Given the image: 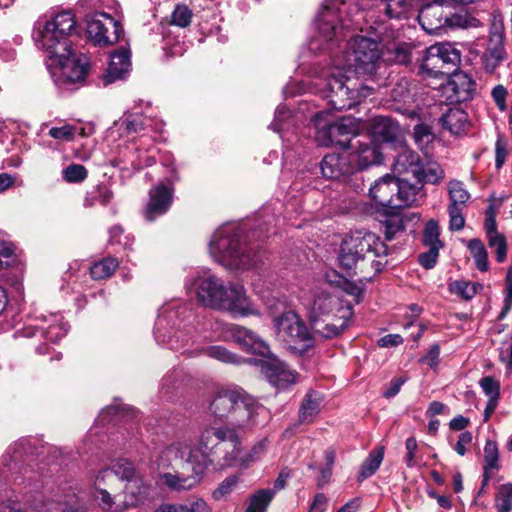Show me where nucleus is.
<instances>
[{
  "label": "nucleus",
  "instance_id": "f257e3e1",
  "mask_svg": "<svg viewBox=\"0 0 512 512\" xmlns=\"http://www.w3.org/2000/svg\"><path fill=\"white\" fill-rule=\"evenodd\" d=\"M75 18L70 11L56 14L45 23L36 22L32 38L47 58V65L59 85H72L84 81L87 58L72 49L70 36L75 30Z\"/></svg>",
  "mask_w": 512,
  "mask_h": 512
},
{
  "label": "nucleus",
  "instance_id": "f03ea898",
  "mask_svg": "<svg viewBox=\"0 0 512 512\" xmlns=\"http://www.w3.org/2000/svg\"><path fill=\"white\" fill-rule=\"evenodd\" d=\"M188 289H194L199 303L207 308L227 311L241 316L259 315L258 309L249 300L243 285H225L216 276H197L187 280Z\"/></svg>",
  "mask_w": 512,
  "mask_h": 512
},
{
  "label": "nucleus",
  "instance_id": "7ed1b4c3",
  "mask_svg": "<svg viewBox=\"0 0 512 512\" xmlns=\"http://www.w3.org/2000/svg\"><path fill=\"white\" fill-rule=\"evenodd\" d=\"M387 255L388 248L378 235L357 231L342 241L339 262L347 271L366 279L384 269Z\"/></svg>",
  "mask_w": 512,
  "mask_h": 512
},
{
  "label": "nucleus",
  "instance_id": "20e7f679",
  "mask_svg": "<svg viewBox=\"0 0 512 512\" xmlns=\"http://www.w3.org/2000/svg\"><path fill=\"white\" fill-rule=\"evenodd\" d=\"M158 465L173 472L161 474L163 483L172 490H190L199 484L203 463L191 461V448L186 441L178 440L165 447L158 458Z\"/></svg>",
  "mask_w": 512,
  "mask_h": 512
},
{
  "label": "nucleus",
  "instance_id": "39448f33",
  "mask_svg": "<svg viewBox=\"0 0 512 512\" xmlns=\"http://www.w3.org/2000/svg\"><path fill=\"white\" fill-rule=\"evenodd\" d=\"M209 408L215 418L225 420L226 426L235 429L258 425V417L266 413L265 408L243 390L219 391Z\"/></svg>",
  "mask_w": 512,
  "mask_h": 512
},
{
  "label": "nucleus",
  "instance_id": "423d86ee",
  "mask_svg": "<svg viewBox=\"0 0 512 512\" xmlns=\"http://www.w3.org/2000/svg\"><path fill=\"white\" fill-rule=\"evenodd\" d=\"M209 250L216 261L230 270L258 269L263 263V254L241 243L239 234L231 227L214 233Z\"/></svg>",
  "mask_w": 512,
  "mask_h": 512
},
{
  "label": "nucleus",
  "instance_id": "0eeeda50",
  "mask_svg": "<svg viewBox=\"0 0 512 512\" xmlns=\"http://www.w3.org/2000/svg\"><path fill=\"white\" fill-rule=\"evenodd\" d=\"M353 315L352 306L326 292L315 296L311 309V325L323 338H333L346 329Z\"/></svg>",
  "mask_w": 512,
  "mask_h": 512
},
{
  "label": "nucleus",
  "instance_id": "6e6552de",
  "mask_svg": "<svg viewBox=\"0 0 512 512\" xmlns=\"http://www.w3.org/2000/svg\"><path fill=\"white\" fill-rule=\"evenodd\" d=\"M339 61L325 74V83L321 92L323 98L327 100L330 110H348L355 107L361 97H365L364 91L367 88H358L356 78Z\"/></svg>",
  "mask_w": 512,
  "mask_h": 512
},
{
  "label": "nucleus",
  "instance_id": "1a4fd4ad",
  "mask_svg": "<svg viewBox=\"0 0 512 512\" xmlns=\"http://www.w3.org/2000/svg\"><path fill=\"white\" fill-rule=\"evenodd\" d=\"M220 330L218 339L222 341H234L247 352L261 355L264 360L259 361L261 373L270 382V373L279 374L280 369H275L273 364H284L276 356L270 353L269 346L253 331L235 324L216 323L215 330Z\"/></svg>",
  "mask_w": 512,
  "mask_h": 512
},
{
  "label": "nucleus",
  "instance_id": "9d476101",
  "mask_svg": "<svg viewBox=\"0 0 512 512\" xmlns=\"http://www.w3.org/2000/svg\"><path fill=\"white\" fill-rule=\"evenodd\" d=\"M239 443L238 430L229 426L209 427L202 431L197 448L191 449V461L203 463V472Z\"/></svg>",
  "mask_w": 512,
  "mask_h": 512
},
{
  "label": "nucleus",
  "instance_id": "9b49d317",
  "mask_svg": "<svg viewBox=\"0 0 512 512\" xmlns=\"http://www.w3.org/2000/svg\"><path fill=\"white\" fill-rule=\"evenodd\" d=\"M381 55L380 44L376 40L357 35L348 42L341 64L352 73L370 75L376 71Z\"/></svg>",
  "mask_w": 512,
  "mask_h": 512
},
{
  "label": "nucleus",
  "instance_id": "f8f14e48",
  "mask_svg": "<svg viewBox=\"0 0 512 512\" xmlns=\"http://www.w3.org/2000/svg\"><path fill=\"white\" fill-rule=\"evenodd\" d=\"M277 338L294 354L302 355L314 346V338L303 320L287 311L273 320Z\"/></svg>",
  "mask_w": 512,
  "mask_h": 512
},
{
  "label": "nucleus",
  "instance_id": "ddd939ff",
  "mask_svg": "<svg viewBox=\"0 0 512 512\" xmlns=\"http://www.w3.org/2000/svg\"><path fill=\"white\" fill-rule=\"evenodd\" d=\"M461 54L451 43H436L425 49L421 64V72L432 77L451 74L459 65Z\"/></svg>",
  "mask_w": 512,
  "mask_h": 512
},
{
  "label": "nucleus",
  "instance_id": "4468645a",
  "mask_svg": "<svg viewBox=\"0 0 512 512\" xmlns=\"http://www.w3.org/2000/svg\"><path fill=\"white\" fill-rule=\"evenodd\" d=\"M87 35L96 46L106 47L115 44L123 33L122 25L105 12H95L87 16Z\"/></svg>",
  "mask_w": 512,
  "mask_h": 512
},
{
  "label": "nucleus",
  "instance_id": "2eb2a0df",
  "mask_svg": "<svg viewBox=\"0 0 512 512\" xmlns=\"http://www.w3.org/2000/svg\"><path fill=\"white\" fill-rule=\"evenodd\" d=\"M178 314V310L164 309L157 318L154 331L158 343L167 345L170 349L175 351L184 349L189 342L187 332L176 329V323L173 322V319L177 317Z\"/></svg>",
  "mask_w": 512,
  "mask_h": 512
},
{
  "label": "nucleus",
  "instance_id": "dca6fc26",
  "mask_svg": "<svg viewBox=\"0 0 512 512\" xmlns=\"http://www.w3.org/2000/svg\"><path fill=\"white\" fill-rule=\"evenodd\" d=\"M418 21L430 34L438 33L446 26L460 25L459 17L451 14L450 10L444 6L443 0H434L422 6L418 13Z\"/></svg>",
  "mask_w": 512,
  "mask_h": 512
},
{
  "label": "nucleus",
  "instance_id": "f3484780",
  "mask_svg": "<svg viewBox=\"0 0 512 512\" xmlns=\"http://www.w3.org/2000/svg\"><path fill=\"white\" fill-rule=\"evenodd\" d=\"M360 130V122L352 117H343L338 122L333 124H325L318 129L316 140L322 146H329L332 143L347 146L348 140H340L338 136H349L351 139H356Z\"/></svg>",
  "mask_w": 512,
  "mask_h": 512
},
{
  "label": "nucleus",
  "instance_id": "a211bd4d",
  "mask_svg": "<svg viewBox=\"0 0 512 512\" xmlns=\"http://www.w3.org/2000/svg\"><path fill=\"white\" fill-rule=\"evenodd\" d=\"M347 147L353 150L350 154V160L360 170L380 164L382 161V152L379 145L368 135L364 136L363 139H349Z\"/></svg>",
  "mask_w": 512,
  "mask_h": 512
},
{
  "label": "nucleus",
  "instance_id": "6ab92c4d",
  "mask_svg": "<svg viewBox=\"0 0 512 512\" xmlns=\"http://www.w3.org/2000/svg\"><path fill=\"white\" fill-rule=\"evenodd\" d=\"M173 201V187L159 183L149 191V200L144 209V216L148 221H154L164 215Z\"/></svg>",
  "mask_w": 512,
  "mask_h": 512
},
{
  "label": "nucleus",
  "instance_id": "aec40b11",
  "mask_svg": "<svg viewBox=\"0 0 512 512\" xmlns=\"http://www.w3.org/2000/svg\"><path fill=\"white\" fill-rule=\"evenodd\" d=\"M370 130L373 138L396 146H402L404 136L398 122L390 117L377 116L372 119Z\"/></svg>",
  "mask_w": 512,
  "mask_h": 512
},
{
  "label": "nucleus",
  "instance_id": "412c9836",
  "mask_svg": "<svg viewBox=\"0 0 512 512\" xmlns=\"http://www.w3.org/2000/svg\"><path fill=\"white\" fill-rule=\"evenodd\" d=\"M338 13L341 10L336 0H329L325 2L318 12L316 17V28L320 38H323L325 43L332 41L333 37L337 35L336 22L338 20Z\"/></svg>",
  "mask_w": 512,
  "mask_h": 512
},
{
  "label": "nucleus",
  "instance_id": "4be33fe9",
  "mask_svg": "<svg viewBox=\"0 0 512 512\" xmlns=\"http://www.w3.org/2000/svg\"><path fill=\"white\" fill-rule=\"evenodd\" d=\"M444 91L451 102H466L473 97L475 82L466 72L458 71L452 74V77L444 87Z\"/></svg>",
  "mask_w": 512,
  "mask_h": 512
},
{
  "label": "nucleus",
  "instance_id": "5701e85b",
  "mask_svg": "<svg viewBox=\"0 0 512 512\" xmlns=\"http://www.w3.org/2000/svg\"><path fill=\"white\" fill-rule=\"evenodd\" d=\"M268 439L263 438L251 448L250 451H244L241 448V439L239 443H235L230 452H226L223 456L224 463L227 465L240 464L247 466L248 464L259 460L267 451Z\"/></svg>",
  "mask_w": 512,
  "mask_h": 512
},
{
  "label": "nucleus",
  "instance_id": "b1692460",
  "mask_svg": "<svg viewBox=\"0 0 512 512\" xmlns=\"http://www.w3.org/2000/svg\"><path fill=\"white\" fill-rule=\"evenodd\" d=\"M135 474V468L128 461H119L112 467L101 469L95 477V489L111 486L118 479H131Z\"/></svg>",
  "mask_w": 512,
  "mask_h": 512
},
{
  "label": "nucleus",
  "instance_id": "393cba45",
  "mask_svg": "<svg viewBox=\"0 0 512 512\" xmlns=\"http://www.w3.org/2000/svg\"><path fill=\"white\" fill-rule=\"evenodd\" d=\"M396 190L397 178L387 174L375 181L374 185L370 187L369 193L379 205L395 209Z\"/></svg>",
  "mask_w": 512,
  "mask_h": 512
},
{
  "label": "nucleus",
  "instance_id": "a878e982",
  "mask_svg": "<svg viewBox=\"0 0 512 512\" xmlns=\"http://www.w3.org/2000/svg\"><path fill=\"white\" fill-rule=\"evenodd\" d=\"M130 52L125 48L115 51L110 58L109 66L103 75L104 85H109L125 78L130 70Z\"/></svg>",
  "mask_w": 512,
  "mask_h": 512
},
{
  "label": "nucleus",
  "instance_id": "bb28decb",
  "mask_svg": "<svg viewBox=\"0 0 512 512\" xmlns=\"http://www.w3.org/2000/svg\"><path fill=\"white\" fill-rule=\"evenodd\" d=\"M321 173L327 179H340L349 175L353 167L346 156L339 154H328L320 163Z\"/></svg>",
  "mask_w": 512,
  "mask_h": 512
},
{
  "label": "nucleus",
  "instance_id": "cd10ccee",
  "mask_svg": "<svg viewBox=\"0 0 512 512\" xmlns=\"http://www.w3.org/2000/svg\"><path fill=\"white\" fill-rule=\"evenodd\" d=\"M396 147L400 150L395 155L393 171L399 174L411 173L415 177L416 173L420 171V165L423 160L416 152L408 148L405 142L402 146Z\"/></svg>",
  "mask_w": 512,
  "mask_h": 512
},
{
  "label": "nucleus",
  "instance_id": "c85d7f7f",
  "mask_svg": "<svg viewBox=\"0 0 512 512\" xmlns=\"http://www.w3.org/2000/svg\"><path fill=\"white\" fill-rule=\"evenodd\" d=\"M424 197L421 186L397 178L395 208L419 205Z\"/></svg>",
  "mask_w": 512,
  "mask_h": 512
},
{
  "label": "nucleus",
  "instance_id": "c756f323",
  "mask_svg": "<svg viewBox=\"0 0 512 512\" xmlns=\"http://www.w3.org/2000/svg\"><path fill=\"white\" fill-rule=\"evenodd\" d=\"M440 122L444 129L454 135L465 133L469 127L468 115L460 108H449L440 118Z\"/></svg>",
  "mask_w": 512,
  "mask_h": 512
},
{
  "label": "nucleus",
  "instance_id": "7c9ffc66",
  "mask_svg": "<svg viewBox=\"0 0 512 512\" xmlns=\"http://www.w3.org/2000/svg\"><path fill=\"white\" fill-rule=\"evenodd\" d=\"M128 483L124 490V499L122 503L126 504V509L138 505L145 498L147 487L143 480L136 473L131 479H125Z\"/></svg>",
  "mask_w": 512,
  "mask_h": 512
},
{
  "label": "nucleus",
  "instance_id": "2f4dec72",
  "mask_svg": "<svg viewBox=\"0 0 512 512\" xmlns=\"http://www.w3.org/2000/svg\"><path fill=\"white\" fill-rule=\"evenodd\" d=\"M151 120L140 114H125L121 119L114 123L120 135H130L140 133L150 125Z\"/></svg>",
  "mask_w": 512,
  "mask_h": 512
},
{
  "label": "nucleus",
  "instance_id": "473e14b6",
  "mask_svg": "<svg viewBox=\"0 0 512 512\" xmlns=\"http://www.w3.org/2000/svg\"><path fill=\"white\" fill-rule=\"evenodd\" d=\"M415 178L419 182L438 184L444 179V171L436 161L426 157L422 161L420 171L416 173Z\"/></svg>",
  "mask_w": 512,
  "mask_h": 512
},
{
  "label": "nucleus",
  "instance_id": "72a5a7b5",
  "mask_svg": "<svg viewBox=\"0 0 512 512\" xmlns=\"http://www.w3.org/2000/svg\"><path fill=\"white\" fill-rule=\"evenodd\" d=\"M320 404V397L316 393H307L299 409V422L311 423L320 411Z\"/></svg>",
  "mask_w": 512,
  "mask_h": 512
},
{
  "label": "nucleus",
  "instance_id": "f704fd0d",
  "mask_svg": "<svg viewBox=\"0 0 512 512\" xmlns=\"http://www.w3.org/2000/svg\"><path fill=\"white\" fill-rule=\"evenodd\" d=\"M95 500L99 507L106 512H122L126 510V504L122 503L120 495L112 496L105 488L96 489Z\"/></svg>",
  "mask_w": 512,
  "mask_h": 512
},
{
  "label": "nucleus",
  "instance_id": "c9c22d12",
  "mask_svg": "<svg viewBox=\"0 0 512 512\" xmlns=\"http://www.w3.org/2000/svg\"><path fill=\"white\" fill-rule=\"evenodd\" d=\"M448 193H449V199H450V204H449L448 208L457 207L459 209H463L465 204L470 199V194L464 188L463 183L460 181H457V180H453V181L449 182Z\"/></svg>",
  "mask_w": 512,
  "mask_h": 512
},
{
  "label": "nucleus",
  "instance_id": "e433bc0d",
  "mask_svg": "<svg viewBox=\"0 0 512 512\" xmlns=\"http://www.w3.org/2000/svg\"><path fill=\"white\" fill-rule=\"evenodd\" d=\"M379 5L389 18H401L412 7V0H379Z\"/></svg>",
  "mask_w": 512,
  "mask_h": 512
},
{
  "label": "nucleus",
  "instance_id": "4c0bfd02",
  "mask_svg": "<svg viewBox=\"0 0 512 512\" xmlns=\"http://www.w3.org/2000/svg\"><path fill=\"white\" fill-rule=\"evenodd\" d=\"M275 496V490L260 489L250 498L245 512H265Z\"/></svg>",
  "mask_w": 512,
  "mask_h": 512
},
{
  "label": "nucleus",
  "instance_id": "58836bf2",
  "mask_svg": "<svg viewBox=\"0 0 512 512\" xmlns=\"http://www.w3.org/2000/svg\"><path fill=\"white\" fill-rule=\"evenodd\" d=\"M275 369H280L279 374L270 373V384L278 390L286 389L296 383L297 373L289 370L285 364H275Z\"/></svg>",
  "mask_w": 512,
  "mask_h": 512
},
{
  "label": "nucleus",
  "instance_id": "ea45409f",
  "mask_svg": "<svg viewBox=\"0 0 512 512\" xmlns=\"http://www.w3.org/2000/svg\"><path fill=\"white\" fill-rule=\"evenodd\" d=\"M499 450L497 443L492 440H487L484 447V483L489 479V471L498 469Z\"/></svg>",
  "mask_w": 512,
  "mask_h": 512
},
{
  "label": "nucleus",
  "instance_id": "a19ab883",
  "mask_svg": "<svg viewBox=\"0 0 512 512\" xmlns=\"http://www.w3.org/2000/svg\"><path fill=\"white\" fill-rule=\"evenodd\" d=\"M201 352L215 360H218L226 364L242 363L241 357H238L237 355L230 352L228 349L221 345L208 346L206 348H203Z\"/></svg>",
  "mask_w": 512,
  "mask_h": 512
},
{
  "label": "nucleus",
  "instance_id": "79ce46f5",
  "mask_svg": "<svg viewBox=\"0 0 512 512\" xmlns=\"http://www.w3.org/2000/svg\"><path fill=\"white\" fill-rule=\"evenodd\" d=\"M381 230L387 241L394 240L398 234L405 230L404 220L400 215L388 216L381 222Z\"/></svg>",
  "mask_w": 512,
  "mask_h": 512
},
{
  "label": "nucleus",
  "instance_id": "37998d69",
  "mask_svg": "<svg viewBox=\"0 0 512 512\" xmlns=\"http://www.w3.org/2000/svg\"><path fill=\"white\" fill-rule=\"evenodd\" d=\"M119 263L116 258L108 257L95 263L90 268V275L95 280H102L113 275Z\"/></svg>",
  "mask_w": 512,
  "mask_h": 512
},
{
  "label": "nucleus",
  "instance_id": "c03bdc74",
  "mask_svg": "<svg viewBox=\"0 0 512 512\" xmlns=\"http://www.w3.org/2000/svg\"><path fill=\"white\" fill-rule=\"evenodd\" d=\"M384 457V447H378L374 449L372 452H370L367 459L364 461L360 473L359 478L365 479L371 475H373L377 469L379 468L380 464L383 461Z\"/></svg>",
  "mask_w": 512,
  "mask_h": 512
},
{
  "label": "nucleus",
  "instance_id": "a18cd8bd",
  "mask_svg": "<svg viewBox=\"0 0 512 512\" xmlns=\"http://www.w3.org/2000/svg\"><path fill=\"white\" fill-rule=\"evenodd\" d=\"M467 246L478 270L487 271L489 268L488 254L483 242L480 239L474 238L468 242Z\"/></svg>",
  "mask_w": 512,
  "mask_h": 512
},
{
  "label": "nucleus",
  "instance_id": "49530a36",
  "mask_svg": "<svg viewBox=\"0 0 512 512\" xmlns=\"http://www.w3.org/2000/svg\"><path fill=\"white\" fill-rule=\"evenodd\" d=\"M112 196V191L108 187L104 185H98L91 191L87 192L84 199V206L92 207L97 202L102 205H107L111 201Z\"/></svg>",
  "mask_w": 512,
  "mask_h": 512
},
{
  "label": "nucleus",
  "instance_id": "de8ad7c7",
  "mask_svg": "<svg viewBox=\"0 0 512 512\" xmlns=\"http://www.w3.org/2000/svg\"><path fill=\"white\" fill-rule=\"evenodd\" d=\"M293 124L292 112L284 105H279L276 109L273 122L270 128L275 132L288 130Z\"/></svg>",
  "mask_w": 512,
  "mask_h": 512
},
{
  "label": "nucleus",
  "instance_id": "09e8293b",
  "mask_svg": "<svg viewBox=\"0 0 512 512\" xmlns=\"http://www.w3.org/2000/svg\"><path fill=\"white\" fill-rule=\"evenodd\" d=\"M413 139L420 150H426L434 141V134L427 124H417L413 129Z\"/></svg>",
  "mask_w": 512,
  "mask_h": 512
},
{
  "label": "nucleus",
  "instance_id": "8fccbe9b",
  "mask_svg": "<svg viewBox=\"0 0 512 512\" xmlns=\"http://www.w3.org/2000/svg\"><path fill=\"white\" fill-rule=\"evenodd\" d=\"M440 228L438 223L431 219L426 223L425 229L423 231V243L428 248L436 247L441 249L443 247V243L439 239Z\"/></svg>",
  "mask_w": 512,
  "mask_h": 512
},
{
  "label": "nucleus",
  "instance_id": "3c124183",
  "mask_svg": "<svg viewBox=\"0 0 512 512\" xmlns=\"http://www.w3.org/2000/svg\"><path fill=\"white\" fill-rule=\"evenodd\" d=\"M504 59L502 47L487 50L481 57L482 66L488 73H493L497 66Z\"/></svg>",
  "mask_w": 512,
  "mask_h": 512
},
{
  "label": "nucleus",
  "instance_id": "603ef678",
  "mask_svg": "<svg viewBox=\"0 0 512 512\" xmlns=\"http://www.w3.org/2000/svg\"><path fill=\"white\" fill-rule=\"evenodd\" d=\"M496 507L498 512H510L512 508V484L507 483L500 486L496 496Z\"/></svg>",
  "mask_w": 512,
  "mask_h": 512
},
{
  "label": "nucleus",
  "instance_id": "864d4df0",
  "mask_svg": "<svg viewBox=\"0 0 512 512\" xmlns=\"http://www.w3.org/2000/svg\"><path fill=\"white\" fill-rule=\"evenodd\" d=\"M87 176L88 171L81 164H70L62 171V177L68 183L82 182Z\"/></svg>",
  "mask_w": 512,
  "mask_h": 512
},
{
  "label": "nucleus",
  "instance_id": "5fc2aeb1",
  "mask_svg": "<svg viewBox=\"0 0 512 512\" xmlns=\"http://www.w3.org/2000/svg\"><path fill=\"white\" fill-rule=\"evenodd\" d=\"M488 245L495 250L496 260L502 263L507 257V242L503 234H493L487 237Z\"/></svg>",
  "mask_w": 512,
  "mask_h": 512
},
{
  "label": "nucleus",
  "instance_id": "6e6d98bb",
  "mask_svg": "<svg viewBox=\"0 0 512 512\" xmlns=\"http://www.w3.org/2000/svg\"><path fill=\"white\" fill-rule=\"evenodd\" d=\"M192 11L186 5H177L171 15V23L185 28L190 25Z\"/></svg>",
  "mask_w": 512,
  "mask_h": 512
},
{
  "label": "nucleus",
  "instance_id": "4d7b16f0",
  "mask_svg": "<svg viewBox=\"0 0 512 512\" xmlns=\"http://www.w3.org/2000/svg\"><path fill=\"white\" fill-rule=\"evenodd\" d=\"M450 291L463 299H471L477 293L476 285L466 281H454L450 284Z\"/></svg>",
  "mask_w": 512,
  "mask_h": 512
},
{
  "label": "nucleus",
  "instance_id": "13d9d810",
  "mask_svg": "<svg viewBox=\"0 0 512 512\" xmlns=\"http://www.w3.org/2000/svg\"><path fill=\"white\" fill-rule=\"evenodd\" d=\"M77 132V128L71 124H64L60 127H52L48 134L55 140L72 141Z\"/></svg>",
  "mask_w": 512,
  "mask_h": 512
},
{
  "label": "nucleus",
  "instance_id": "bf43d9fd",
  "mask_svg": "<svg viewBox=\"0 0 512 512\" xmlns=\"http://www.w3.org/2000/svg\"><path fill=\"white\" fill-rule=\"evenodd\" d=\"M413 45L410 43H399L392 50L393 61L398 64H407L411 61Z\"/></svg>",
  "mask_w": 512,
  "mask_h": 512
},
{
  "label": "nucleus",
  "instance_id": "052dcab7",
  "mask_svg": "<svg viewBox=\"0 0 512 512\" xmlns=\"http://www.w3.org/2000/svg\"><path fill=\"white\" fill-rule=\"evenodd\" d=\"M67 327L62 321L57 318L56 323L49 325L46 329H44V335L46 339L57 342L67 333Z\"/></svg>",
  "mask_w": 512,
  "mask_h": 512
},
{
  "label": "nucleus",
  "instance_id": "680f3d73",
  "mask_svg": "<svg viewBox=\"0 0 512 512\" xmlns=\"http://www.w3.org/2000/svg\"><path fill=\"white\" fill-rule=\"evenodd\" d=\"M238 483L236 476H229L225 478L219 485V487L213 492L215 499H221L226 495L230 494Z\"/></svg>",
  "mask_w": 512,
  "mask_h": 512
},
{
  "label": "nucleus",
  "instance_id": "e2e57ef3",
  "mask_svg": "<svg viewBox=\"0 0 512 512\" xmlns=\"http://www.w3.org/2000/svg\"><path fill=\"white\" fill-rule=\"evenodd\" d=\"M14 255L13 245L0 236V269L7 268Z\"/></svg>",
  "mask_w": 512,
  "mask_h": 512
},
{
  "label": "nucleus",
  "instance_id": "0e129e2a",
  "mask_svg": "<svg viewBox=\"0 0 512 512\" xmlns=\"http://www.w3.org/2000/svg\"><path fill=\"white\" fill-rule=\"evenodd\" d=\"M418 445L417 441L414 437L407 438L405 442V449H406V455L404 457V462L407 467L411 468L414 467L417 464L416 459V451H417Z\"/></svg>",
  "mask_w": 512,
  "mask_h": 512
},
{
  "label": "nucleus",
  "instance_id": "69168bd1",
  "mask_svg": "<svg viewBox=\"0 0 512 512\" xmlns=\"http://www.w3.org/2000/svg\"><path fill=\"white\" fill-rule=\"evenodd\" d=\"M463 209L457 207L448 208L449 228L452 231H460L465 225V219L462 214Z\"/></svg>",
  "mask_w": 512,
  "mask_h": 512
},
{
  "label": "nucleus",
  "instance_id": "338daca9",
  "mask_svg": "<svg viewBox=\"0 0 512 512\" xmlns=\"http://www.w3.org/2000/svg\"><path fill=\"white\" fill-rule=\"evenodd\" d=\"M508 155L507 141L499 137L495 143V165L496 168H501L506 161Z\"/></svg>",
  "mask_w": 512,
  "mask_h": 512
},
{
  "label": "nucleus",
  "instance_id": "774afa93",
  "mask_svg": "<svg viewBox=\"0 0 512 512\" xmlns=\"http://www.w3.org/2000/svg\"><path fill=\"white\" fill-rule=\"evenodd\" d=\"M480 386L489 398L499 397V383L494 378L490 376L482 378Z\"/></svg>",
  "mask_w": 512,
  "mask_h": 512
}]
</instances>
